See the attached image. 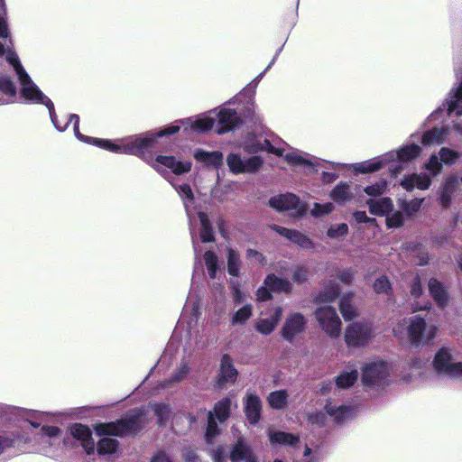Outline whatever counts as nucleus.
Wrapping results in <instances>:
<instances>
[{"label":"nucleus","mask_w":462,"mask_h":462,"mask_svg":"<svg viewBox=\"0 0 462 462\" xmlns=\"http://www.w3.org/2000/svg\"><path fill=\"white\" fill-rule=\"evenodd\" d=\"M354 217L358 223H374L375 222V219L368 217L365 211L355 212Z\"/></svg>","instance_id":"obj_52"},{"label":"nucleus","mask_w":462,"mask_h":462,"mask_svg":"<svg viewBox=\"0 0 462 462\" xmlns=\"http://www.w3.org/2000/svg\"><path fill=\"white\" fill-rule=\"evenodd\" d=\"M166 167L176 175H181L190 171L192 163L190 161H182L174 156L159 155L156 157L152 167L162 175L166 174V171L162 168Z\"/></svg>","instance_id":"obj_12"},{"label":"nucleus","mask_w":462,"mask_h":462,"mask_svg":"<svg viewBox=\"0 0 462 462\" xmlns=\"http://www.w3.org/2000/svg\"><path fill=\"white\" fill-rule=\"evenodd\" d=\"M261 410L262 402L260 398L252 393H247L245 401V412L251 424L258 423L261 418Z\"/></svg>","instance_id":"obj_16"},{"label":"nucleus","mask_w":462,"mask_h":462,"mask_svg":"<svg viewBox=\"0 0 462 462\" xmlns=\"http://www.w3.org/2000/svg\"><path fill=\"white\" fill-rule=\"evenodd\" d=\"M0 90L10 97L16 95V88L10 78L0 75Z\"/></svg>","instance_id":"obj_37"},{"label":"nucleus","mask_w":462,"mask_h":462,"mask_svg":"<svg viewBox=\"0 0 462 462\" xmlns=\"http://www.w3.org/2000/svg\"><path fill=\"white\" fill-rule=\"evenodd\" d=\"M274 62V59L272 60V62L267 66L266 69H269L271 68V66L273 64Z\"/></svg>","instance_id":"obj_62"},{"label":"nucleus","mask_w":462,"mask_h":462,"mask_svg":"<svg viewBox=\"0 0 462 462\" xmlns=\"http://www.w3.org/2000/svg\"><path fill=\"white\" fill-rule=\"evenodd\" d=\"M374 337V328L368 320L352 322L344 333L345 342L349 347L366 346Z\"/></svg>","instance_id":"obj_8"},{"label":"nucleus","mask_w":462,"mask_h":462,"mask_svg":"<svg viewBox=\"0 0 462 462\" xmlns=\"http://www.w3.org/2000/svg\"><path fill=\"white\" fill-rule=\"evenodd\" d=\"M272 228L282 236L286 237L288 240L299 245L304 249L313 247V244L310 239L298 231L288 229L277 225H273Z\"/></svg>","instance_id":"obj_19"},{"label":"nucleus","mask_w":462,"mask_h":462,"mask_svg":"<svg viewBox=\"0 0 462 462\" xmlns=\"http://www.w3.org/2000/svg\"><path fill=\"white\" fill-rule=\"evenodd\" d=\"M211 457L215 462H224L226 457V449L224 447H217L211 452Z\"/></svg>","instance_id":"obj_50"},{"label":"nucleus","mask_w":462,"mask_h":462,"mask_svg":"<svg viewBox=\"0 0 462 462\" xmlns=\"http://www.w3.org/2000/svg\"><path fill=\"white\" fill-rule=\"evenodd\" d=\"M374 290L376 293H387L390 290V282L386 277L378 278L374 283Z\"/></svg>","instance_id":"obj_47"},{"label":"nucleus","mask_w":462,"mask_h":462,"mask_svg":"<svg viewBox=\"0 0 462 462\" xmlns=\"http://www.w3.org/2000/svg\"><path fill=\"white\" fill-rule=\"evenodd\" d=\"M204 260L210 278H216L218 269V259L217 255L213 252L208 251L204 254Z\"/></svg>","instance_id":"obj_35"},{"label":"nucleus","mask_w":462,"mask_h":462,"mask_svg":"<svg viewBox=\"0 0 462 462\" xmlns=\"http://www.w3.org/2000/svg\"><path fill=\"white\" fill-rule=\"evenodd\" d=\"M185 460L188 462H194L196 458V455L194 452L190 451L184 455Z\"/></svg>","instance_id":"obj_58"},{"label":"nucleus","mask_w":462,"mask_h":462,"mask_svg":"<svg viewBox=\"0 0 462 462\" xmlns=\"http://www.w3.org/2000/svg\"><path fill=\"white\" fill-rule=\"evenodd\" d=\"M325 409L327 414L338 424L347 421L355 415L354 409L347 405H337L332 402H328Z\"/></svg>","instance_id":"obj_18"},{"label":"nucleus","mask_w":462,"mask_h":462,"mask_svg":"<svg viewBox=\"0 0 462 462\" xmlns=\"http://www.w3.org/2000/svg\"><path fill=\"white\" fill-rule=\"evenodd\" d=\"M315 318L322 330L331 338H337L341 333V320L335 308L319 307L315 310Z\"/></svg>","instance_id":"obj_9"},{"label":"nucleus","mask_w":462,"mask_h":462,"mask_svg":"<svg viewBox=\"0 0 462 462\" xmlns=\"http://www.w3.org/2000/svg\"><path fill=\"white\" fill-rule=\"evenodd\" d=\"M270 206L277 211H291L293 216H300L305 213L306 208L293 194H281L271 198Z\"/></svg>","instance_id":"obj_11"},{"label":"nucleus","mask_w":462,"mask_h":462,"mask_svg":"<svg viewBox=\"0 0 462 462\" xmlns=\"http://www.w3.org/2000/svg\"><path fill=\"white\" fill-rule=\"evenodd\" d=\"M268 436L272 444L284 445V446H295L299 443L300 439L298 436L291 433L283 431H274L272 430H268Z\"/></svg>","instance_id":"obj_25"},{"label":"nucleus","mask_w":462,"mask_h":462,"mask_svg":"<svg viewBox=\"0 0 462 462\" xmlns=\"http://www.w3.org/2000/svg\"><path fill=\"white\" fill-rule=\"evenodd\" d=\"M231 293L236 304H242L245 300V294L241 291L237 282H231Z\"/></svg>","instance_id":"obj_44"},{"label":"nucleus","mask_w":462,"mask_h":462,"mask_svg":"<svg viewBox=\"0 0 462 462\" xmlns=\"http://www.w3.org/2000/svg\"><path fill=\"white\" fill-rule=\"evenodd\" d=\"M282 308L276 307L268 318H260L255 322V329L262 335H270L278 325L282 316Z\"/></svg>","instance_id":"obj_15"},{"label":"nucleus","mask_w":462,"mask_h":462,"mask_svg":"<svg viewBox=\"0 0 462 462\" xmlns=\"http://www.w3.org/2000/svg\"><path fill=\"white\" fill-rule=\"evenodd\" d=\"M369 212L375 216H383L392 210L393 203L389 198L368 199L366 201Z\"/></svg>","instance_id":"obj_24"},{"label":"nucleus","mask_w":462,"mask_h":462,"mask_svg":"<svg viewBox=\"0 0 462 462\" xmlns=\"http://www.w3.org/2000/svg\"><path fill=\"white\" fill-rule=\"evenodd\" d=\"M391 365L380 359L365 361L361 367V380L364 385L373 391H380L388 384Z\"/></svg>","instance_id":"obj_7"},{"label":"nucleus","mask_w":462,"mask_h":462,"mask_svg":"<svg viewBox=\"0 0 462 462\" xmlns=\"http://www.w3.org/2000/svg\"><path fill=\"white\" fill-rule=\"evenodd\" d=\"M264 285L271 291L289 293L291 291V283L287 279L279 278L275 274L267 275Z\"/></svg>","instance_id":"obj_26"},{"label":"nucleus","mask_w":462,"mask_h":462,"mask_svg":"<svg viewBox=\"0 0 462 462\" xmlns=\"http://www.w3.org/2000/svg\"><path fill=\"white\" fill-rule=\"evenodd\" d=\"M189 306H188V305H185V307H184V310H183V312H182V314H181V317H180V323H182V322H184V321L186 320V318H187V316H188V314H189Z\"/></svg>","instance_id":"obj_59"},{"label":"nucleus","mask_w":462,"mask_h":462,"mask_svg":"<svg viewBox=\"0 0 462 462\" xmlns=\"http://www.w3.org/2000/svg\"><path fill=\"white\" fill-rule=\"evenodd\" d=\"M393 333H394L395 335H399V334H401V333H402V328H401V326L394 327V328H393Z\"/></svg>","instance_id":"obj_60"},{"label":"nucleus","mask_w":462,"mask_h":462,"mask_svg":"<svg viewBox=\"0 0 462 462\" xmlns=\"http://www.w3.org/2000/svg\"><path fill=\"white\" fill-rule=\"evenodd\" d=\"M4 55H5V60L10 65H12L14 71L16 74L20 85L21 97L30 103L45 105L49 109L51 119L57 130L60 132L65 131L68 128L69 124L74 121L73 131L75 136L79 140L85 143L92 142L95 145L116 153L131 154L142 157L146 151L153 146V134H143L134 135L118 139L116 142L85 136L79 132V117L75 114L70 115L68 119L65 118L62 122H60L55 115L54 105L51 100L46 97L32 80L31 77L21 64L18 56L9 48L8 45H5Z\"/></svg>","instance_id":"obj_1"},{"label":"nucleus","mask_w":462,"mask_h":462,"mask_svg":"<svg viewBox=\"0 0 462 462\" xmlns=\"http://www.w3.org/2000/svg\"><path fill=\"white\" fill-rule=\"evenodd\" d=\"M337 176L334 173H328V172H323V180L326 182H329L333 180H335Z\"/></svg>","instance_id":"obj_57"},{"label":"nucleus","mask_w":462,"mask_h":462,"mask_svg":"<svg viewBox=\"0 0 462 462\" xmlns=\"http://www.w3.org/2000/svg\"><path fill=\"white\" fill-rule=\"evenodd\" d=\"M247 257L248 258H255V260H257L260 263L263 262V256L260 253H258L257 251L253 250V249L247 250Z\"/></svg>","instance_id":"obj_56"},{"label":"nucleus","mask_w":462,"mask_h":462,"mask_svg":"<svg viewBox=\"0 0 462 462\" xmlns=\"http://www.w3.org/2000/svg\"><path fill=\"white\" fill-rule=\"evenodd\" d=\"M348 233V226L345 223L332 225L327 231V236L331 239H338L346 236Z\"/></svg>","instance_id":"obj_36"},{"label":"nucleus","mask_w":462,"mask_h":462,"mask_svg":"<svg viewBox=\"0 0 462 462\" xmlns=\"http://www.w3.org/2000/svg\"><path fill=\"white\" fill-rule=\"evenodd\" d=\"M386 189V182L381 181L365 188V192L372 197L382 195Z\"/></svg>","instance_id":"obj_43"},{"label":"nucleus","mask_w":462,"mask_h":462,"mask_svg":"<svg viewBox=\"0 0 462 462\" xmlns=\"http://www.w3.org/2000/svg\"><path fill=\"white\" fill-rule=\"evenodd\" d=\"M42 443L44 447L51 448L61 442V430L57 427H42Z\"/></svg>","instance_id":"obj_27"},{"label":"nucleus","mask_w":462,"mask_h":462,"mask_svg":"<svg viewBox=\"0 0 462 462\" xmlns=\"http://www.w3.org/2000/svg\"><path fill=\"white\" fill-rule=\"evenodd\" d=\"M231 400L225 398L219 401L214 408L213 416L216 415L219 421H224L229 417Z\"/></svg>","instance_id":"obj_33"},{"label":"nucleus","mask_w":462,"mask_h":462,"mask_svg":"<svg viewBox=\"0 0 462 462\" xmlns=\"http://www.w3.org/2000/svg\"><path fill=\"white\" fill-rule=\"evenodd\" d=\"M288 394L284 390L273 392L268 396V402L273 409H282L287 403Z\"/></svg>","instance_id":"obj_34"},{"label":"nucleus","mask_w":462,"mask_h":462,"mask_svg":"<svg viewBox=\"0 0 462 462\" xmlns=\"http://www.w3.org/2000/svg\"><path fill=\"white\" fill-rule=\"evenodd\" d=\"M226 258H227L228 273L235 277L239 276L240 267H241V260H240L239 253L237 251L234 250L233 248L228 247Z\"/></svg>","instance_id":"obj_29"},{"label":"nucleus","mask_w":462,"mask_h":462,"mask_svg":"<svg viewBox=\"0 0 462 462\" xmlns=\"http://www.w3.org/2000/svg\"><path fill=\"white\" fill-rule=\"evenodd\" d=\"M292 281L296 283H302L308 280L309 269L305 265H297L292 270Z\"/></svg>","instance_id":"obj_38"},{"label":"nucleus","mask_w":462,"mask_h":462,"mask_svg":"<svg viewBox=\"0 0 462 462\" xmlns=\"http://www.w3.org/2000/svg\"><path fill=\"white\" fill-rule=\"evenodd\" d=\"M253 307L251 304H245L237 310L231 317V323L234 326L245 324L252 316Z\"/></svg>","instance_id":"obj_32"},{"label":"nucleus","mask_w":462,"mask_h":462,"mask_svg":"<svg viewBox=\"0 0 462 462\" xmlns=\"http://www.w3.org/2000/svg\"><path fill=\"white\" fill-rule=\"evenodd\" d=\"M153 411L161 423H164L171 413V408L166 404H154Z\"/></svg>","instance_id":"obj_42"},{"label":"nucleus","mask_w":462,"mask_h":462,"mask_svg":"<svg viewBox=\"0 0 462 462\" xmlns=\"http://www.w3.org/2000/svg\"><path fill=\"white\" fill-rule=\"evenodd\" d=\"M337 278L344 283H350L354 279V274L351 270L342 271L338 273Z\"/></svg>","instance_id":"obj_53"},{"label":"nucleus","mask_w":462,"mask_h":462,"mask_svg":"<svg viewBox=\"0 0 462 462\" xmlns=\"http://www.w3.org/2000/svg\"><path fill=\"white\" fill-rule=\"evenodd\" d=\"M198 311L199 307L196 304H193L190 313H189V319L188 321L189 326L190 327L193 323H196L198 320Z\"/></svg>","instance_id":"obj_54"},{"label":"nucleus","mask_w":462,"mask_h":462,"mask_svg":"<svg viewBox=\"0 0 462 462\" xmlns=\"http://www.w3.org/2000/svg\"><path fill=\"white\" fill-rule=\"evenodd\" d=\"M403 220V216L401 211H396L393 214L387 216L386 224L387 226L392 227H399L402 226Z\"/></svg>","instance_id":"obj_46"},{"label":"nucleus","mask_w":462,"mask_h":462,"mask_svg":"<svg viewBox=\"0 0 462 462\" xmlns=\"http://www.w3.org/2000/svg\"><path fill=\"white\" fill-rule=\"evenodd\" d=\"M330 198L336 203L343 205L354 198V192L348 183L341 181L331 190Z\"/></svg>","instance_id":"obj_23"},{"label":"nucleus","mask_w":462,"mask_h":462,"mask_svg":"<svg viewBox=\"0 0 462 462\" xmlns=\"http://www.w3.org/2000/svg\"><path fill=\"white\" fill-rule=\"evenodd\" d=\"M334 209V206L330 202H327L324 204L315 203L313 208L311 209V215L314 217H320L323 215L329 214Z\"/></svg>","instance_id":"obj_41"},{"label":"nucleus","mask_w":462,"mask_h":462,"mask_svg":"<svg viewBox=\"0 0 462 462\" xmlns=\"http://www.w3.org/2000/svg\"><path fill=\"white\" fill-rule=\"evenodd\" d=\"M218 433L217 425L215 421V419L213 417V412L208 411V427L206 431V439L207 441L209 443L215 436H217Z\"/></svg>","instance_id":"obj_40"},{"label":"nucleus","mask_w":462,"mask_h":462,"mask_svg":"<svg viewBox=\"0 0 462 462\" xmlns=\"http://www.w3.org/2000/svg\"><path fill=\"white\" fill-rule=\"evenodd\" d=\"M237 377V371L232 364V359L228 355H224L221 359L219 384L234 383Z\"/></svg>","instance_id":"obj_21"},{"label":"nucleus","mask_w":462,"mask_h":462,"mask_svg":"<svg viewBox=\"0 0 462 462\" xmlns=\"http://www.w3.org/2000/svg\"><path fill=\"white\" fill-rule=\"evenodd\" d=\"M271 291L264 284L261 286L256 291V300L265 301L271 299Z\"/></svg>","instance_id":"obj_49"},{"label":"nucleus","mask_w":462,"mask_h":462,"mask_svg":"<svg viewBox=\"0 0 462 462\" xmlns=\"http://www.w3.org/2000/svg\"><path fill=\"white\" fill-rule=\"evenodd\" d=\"M226 164L234 174L254 173L263 166V160L257 155L243 159L238 153L231 152L226 157Z\"/></svg>","instance_id":"obj_10"},{"label":"nucleus","mask_w":462,"mask_h":462,"mask_svg":"<svg viewBox=\"0 0 462 462\" xmlns=\"http://www.w3.org/2000/svg\"><path fill=\"white\" fill-rule=\"evenodd\" d=\"M151 462H172L164 452L156 453Z\"/></svg>","instance_id":"obj_55"},{"label":"nucleus","mask_w":462,"mask_h":462,"mask_svg":"<svg viewBox=\"0 0 462 462\" xmlns=\"http://www.w3.org/2000/svg\"><path fill=\"white\" fill-rule=\"evenodd\" d=\"M404 163V147H400L398 151H392L379 157L368 161L355 163L349 167L356 173L374 172L385 166H389L392 175H397Z\"/></svg>","instance_id":"obj_6"},{"label":"nucleus","mask_w":462,"mask_h":462,"mask_svg":"<svg viewBox=\"0 0 462 462\" xmlns=\"http://www.w3.org/2000/svg\"><path fill=\"white\" fill-rule=\"evenodd\" d=\"M308 420L312 425L319 427L325 424V416L322 412H314L308 415Z\"/></svg>","instance_id":"obj_48"},{"label":"nucleus","mask_w":462,"mask_h":462,"mask_svg":"<svg viewBox=\"0 0 462 462\" xmlns=\"http://www.w3.org/2000/svg\"><path fill=\"white\" fill-rule=\"evenodd\" d=\"M273 462H282V460H280V459H276V460H274Z\"/></svg>","instance_id":"obj_63"},{"label":"nucleus","mask_w":462,"mask_h":462,"mask_svg":"<svg viewBox=\"0 0 462 462\" xmlns=\"http://www.w3.org/2000/svg\"><path fill=\"white\" fill-rule=\"evenodd\" d=\"M242 120L236 110L226 106L214 109L207 114L195 118H186L176 122L175 125H170L157 133H146L145 134H153L154 143L158 137L178 133L180 129L187 134H199L211 130L215 127V131L218 134H222L232 131L241 124Z\"/></svg>","instance_id":"obj_3"},{"label":"nucleus","mask_w":462,"mask_h":462,"mask_svg":"<svg viewBox=\"0 0 462 462\" xmlns=\"http://www.w3.org/2000/svg\"><path fill=\"white\" fill-rule=\"evenodd\" d=\"M139 418L122 420L118 422L101 423L95 428L96 432L99 436H105L97 443V452L101 455L112 454L116 452L118 442L116 439L108 436H124L130 432L135 431L138 428Z\"/></svg>","instance_id":"obj_5"},{"label":"nucleus","mask_w":462,"mask_h":462,"mask_svg":"<svg viewBox=\"0 0 462 462\" xmlns=\"http://www.w3.org/2000/svg\"><path fill=\"white\" fill-rule=\"evenodd\" d=\"M287 144L278 136L267 131L250 132L239 143L238 147L242 148L248 153H256L260 151H266L279 157H284V160L291 165L295 167L310 168L317 167L323 163L321 160H312V157L299 150L291 149L286 152ZM327 169L339 170L345 165L333 162H324Z\"/></svg>","instance_id":"obj_2"},{"label":"nucleus","mask_w":462,"mask_h":462,"mask_svg":"<svg viewBox=\"0 0 462 462\" xmlns=\"http://www.w3.org/2000/svg\"><path fill=\"white\" fill-rule=\"evenodd\" d=\"M400 184H401L402 186H404V181H401V182H400Z\"/></svg>","instance_id":"obj_64"},{"label":"nucleus","mask_w":462,"mask_h":462,"mask_svg":"<svg viewBox=\"0 0 462 462\" xmlns=\"http://www.w3.org/2000/svg\"><path fill=\"white\" fill-rule=\"evenodd\" d=\"M15 441V437L13 433L0 435V454L5 449L11 448Z\"/></svg>","instance_id":"obj_45"},{"label":"nucleus","mask_w":462,"mask_h":462,"mask_svg":"<svg viewBox=\"0 0 462 462\" xmlns=\"http://www.w3.org/2000/svg\"><path fill=\"white\" fill-rule=\"evenodd\" d=\"M306 319L299 312H293L287 316L282 328V336L287 341H292L306 328Z\"/></svg>","instance_id":"obj_13"},{"label":"nucleus","mask_w":462,"mask_h":462,"mask_svg":"<svg viewBox=\"0 0 462 462\" xmlns=\"http://www.w3.org/2000/svg\"><path fill=\"white\" fill-rule=\"evenodd\" d=\"M9 35L5 0H0V39H7ZM4 53L5 44L0 42V57L4 56Z\"/></svg>","instance_id":"obj_30"},{"label":"nucleus","mask_w":462,"mask_h":462,"mask_svg":"<svg viewBox=\"0 0 462 462\" xmlns=\"http://www.w3.org/2000/svg\"><path fill=\"white\" fill-rule=\"evenodd\" d=\"M176 191L182 199L184 208L187 216L189 220L190 234L192 237L193 247L195 254H198L197 241L194 236V227L198 224H200V239L202 242H211L214 239V232L209 223L208 216L203 212H198L197 215L193 213L194 195L192 189L189 184H182L180 186H174Z\"/></svg>","instance_id":"obj_4"},{"label":"nucleus","mask_w":462,"mask_h":462,"mask_svg":"<svg viewBox=\"0 0 462 462\" xmlns=\"http://www.w3.org/2000/svg\"><path fill=\"white\" fill-rule=\"evenodd\" d=\"M31 424H32V427H34V428H37V427H39V426H40V423L33 422V421H32V422H31Z\"/></svg>","instance_id":"obj_61"},{"label":"nucleus","mask_w":462,"mask_h":462,"mask_svg":"<svg viewBox=\"0 0 462 462\" xmlns=\"http://www.w3.org/2000/svg\"><path fill=\"white\" fill-rule=\"evenodd\" d=\"M193 156L197 162L216 169L223 164L224 160L223 153L218 151L207 152L202 149H197L194 151Z\"/></svg>","instance_id":"obj_20"},{"label":"nucleus","mask_w":462,"mask_h":462,"mask_svg":"<svg viewBox=\"0 0 462 462\" xmlns=\"http://www.w3.org/2000/svg\"><path fill=\"white\" fill-rule=\"evenodd\" d=\"M189 373V366L186 362H182L178 372L173 375V381L180 382Z\"/></svg>","instance_id":"obj_51"},{"label":"nucleus","mask_w":462,"mask_h":462,"mask_svg":"<svg viewBox=\"0 0 462 462\" xmlns=\"http://www.w3.org/2000/svg\"><path fill=\"white\" fill-rule=\"evenodd\" d=\"M74 439L80 441L81 446L88 454H91L95 449V442L91 436V430L88 427L82 424H75L70 430Z\"/></svg>","instance_id":"obj_17"},{"label":"nucleus","mask_w":462,"mask_h":462,"mask_svg":"<svg viewBox=\"0 0 462 462\" xmlns=\"http://www.w3.org/2000/svg\"><path fill=\"white\" fill-rule=\"evenodd\" d=\"M339 287L334 282H329L316 297V302L330 303L339 295Z\"/></svg>","instance_id":"obj_28"},{"label":"nucleus","mask_w":462,"mask_h":462,"mask_svg":"<svg viewBox=\"0 0 462 462\" xmlns=\"http://www.w3.org/2000/svg\"><path fill=\"white\" fill-rule=\"evenodd\" d=\"M232 462H259L252 447L248 445L243 437H239L230 450Z\"/></svg>","instance_id":"obj_14"},{"label":"nucleus","mask_w":462,"mask_h":462,"mask_svg":"<svg viewBox=\"0 0 462 462\" xmlns=\"http://www.w3.org/2000/svg\"><path fill=\"white\" fill-rule=\"evenodd\" d=\"M353 292L345 293L340 298L339 310L346 321L352 320L358 316V310L353 304Z\"/></svg>","instance_id":"obj_22"},{"label":"nucleus","mask_w":462,"mask_h":462,"mask_svg":"<svg viewBox=\"0 0 462 462\" xmlns=\"http://www.w3.org/2000/svg\"><path fill=\"white\" fill-rule=\"evenodd\" d=\"M303 457L306 462H319L321 459L320 450L318 446L314 448L305 446Z\"/></svg>","instance_id":"obj_39"},{"label":"nucleus","mask_w":462,"mask_h":462,"mask_svg":"<svg viewBox=\"0 0 462 462\" xmlns=\"http://www.w3.org/2000/svg\"><path fill=\"white\" fill-rule=\"evenodd\" d=\"M358 373L356 369L343 371L336 379L338 388L346 389L352 386L357 380Z\"/></svg>","instance_id":"obj_31"}]
</instances>
